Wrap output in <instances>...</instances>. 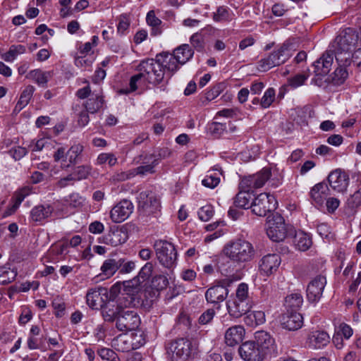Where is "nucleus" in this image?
<instances>
[{"label": "nucleus", "instance_id": "f257e3e1", "mask_svg": "<svg viewBox=\"0 0 361 361\" xmlns=\"http://www.w3.org/2000/svg\"><path fill=\"white\" fill-rule=\"evenodd\" d=\"M223 253L232 262L239 264L251 261L255 257V250L249 241L237 239L226 243Z\"/></svg>", "mask_w": 361, "mask_h": 361}, {"label": "nucleus", "instance_id": "f03ea898", "mask_svg": "<svg viewBox=\"0 0 361 361\" xmlns=\"http://www.w3.org/2000/svg\"><path fill=\"white\" fill-rule=\"evenodd\" d=\"M295 45L291 39H287L279 45L267 57L262 59L258 63V69L265 72L274 66L284 63L295 51Z\"/></svg>", "mask_w": 361, "mask_h": 361}, {"label": "nucleus", "instance_id": "7ed1b4c3", "mask_svg": "<svg viewBox=\"0 0 361 361\" xmlns=\"http://www.w3.org/2000/svg\"><path fill=\"white\" fill-rule=\"evenodd\" d=\"M167 350L172 354V361H192L199 352L197 345L187 338H178L170 341Z\"/></svg>", "mask_w": 361, "mask_h": 361}, {"label": "nucleus", "instance_id": "20e7f679", "mask_svg": "<svg viewBox=\"0 0 361 361\" xmlns=\"http://www.w3.org/2000/svg\"><path fill=\"white\" fill-rule=\"evenodd\" d=\"M358 40V35L351 28L336 37L335 43V57L338 61H348L352 56L351 52L354 50Z\"/></svg>", "mask_w": 361, "mask_h": 361}, {"label": "nucleus", "instance_id": "39448f33", "mask_svg": "<svg viewBox=\"0 0 361 361\" xmlns=\"http://www.w3.org/2000/svg\"><path fill=\"white\" fill-rule=\"evenodd\" d=\"M161 54L156 56V59H147L142 61L137 66V70L142 78L152 84H159L164 78V68L161 63Z\"/></svg>", "mask_w": 361, "mask_h": 361}, {"label": "nucleus", "instance_id": "423d86ee", "mask_svg": "<svg viewBox=\"0 0 361 361\" xmlns=\"http://www.w3.org/2000/svg\"><path fill=\"white\" fill-rule=\"evenodd\" d=\"M154 248L157 258L162 266L171 269L176 264L178 255L173 244L158 240L155 241Z\"/></svg>", "mask_w": 361, "mask_h": 361}, {"label": "nucleus", "instance_id": "0eeeda50", "mask_svg": "<svg viewBox=\"0 0 361 361\" xmlns=\"http://www.w3.org/2000/svg\"><path fill=\"white\" fill-rule=\"evenodd\" d=\"M123 290L116 300V304L121 310L126 307H136L141 305L140 288L135 286L133 281H126L123 282Z\"/></svg>", "mask_w": 361, "mask_h": 361}, {"label": "nucleus", "instance_id": "6e6552de", "mask_svg": "<svg viewBox=\"0 0 361 361\" xmlns=\"http://www.w3.org/2000/svg\"><path fill=\"white\" fill-rule=\"evenodd\" d=\"M277 207V201L273 195L260 193L251 202L252 212L259 216H264L274 211Z\"/></svg>", "mask_w": 361, "mask_h": 361}, {"label": "nucleus", "instance_id": "1a4fd4ad", "mask_svg": "<svg viewBox=\"0 0 361 361\" xmlns=\"http://www.w3.org/2000/svg\"><path fill=\"white\" fill-rule=\"evenodd\" d=\"M267 234L273 241L279 242L285 239L287 229L283 217L279 214H273L267 218Z\"/></svg>", "mask_w": 361, "mask_h": 361}, {"label": "nucleus", "instance_id": "9d476101", "mask_svg": "<svg viewBox=\"0 0 361 361\" xmlns=\"http://www.w3.org/2000/svg\"><path fill=\"white\" fill-rule=\"evenodd\" d=\"M233 282L229 278L221 280L216 284L208 288L205 292L206 300L212 304L219 305L223 302L228 295V286Z\"/></svg>", "mask_w": 361, "mask_h": 361}, {"label": "nucleus", "instance_id": "9b49d317", "mask_svg": "<svg viewBox=\"0 0 361 361\" xmlns=\"http://www.w3.org/2000/svg\"><path fill=\"white\" fill-rule=\"evenodd\" d=\"M138 209L147 216L156 214L159 211L160 201L152 191L141 192L138 197Z\"/></svg>", "mask_w": 361, "mask_h": 361}, {"label": "nucleus", "instance_id": "f8f14e48", "mask_svg": "<svg viewBox=\"0 0 361 361\" xmlns=\"http://www.w3.org/2000/svg\"><path fill=\"white\" fill-rule=\"evenodd\" d=\"M140 324V318L135 310H122L118 314L116 326L121 331L137 329Z\"/></svg>", "mask_w": 361, "mask_h": 361}, {"label": "nucleus", "instance_id": "ddd939ff", "mask_svg": "<svg viewBox=\"0 0 361 361\" xmlns=\"http://www.w3.org/2000/svg\"><path fill=\"white\" fill-rule=\"evenodd\" d=\"M255 342L264 357L276 353L275 341L269 334L264 331H257L255 333Z\"/></svg>", "mask_w": 361, "mask_h": 361}, {"label": "nucleus", "instance_id": "4468645a", "mask_svg": "<svg viewBox=\"0 0 361 361\" xmlns=\"http://www.w3.org/2000/svg\"><path fill=\"white\" fill-rule=\"evenodd\" d=\"M133 211V203L130 200H123L111 209L110 217L114 222L121 223L127 219Z\"/></svg>", "mask_w": 361, "mask_h": 361}, {"label": "nucleus", "instance_id": "2eb2a0df", "mask_svg": "<svg viewBox=\"0 0 361 361\" xmlns=\"http://www.w3.org/2000/svg\"><path fill=\"white\" fill-rule=\"evenodd\" d=\"M108 298V290L99 286L88 290L86 294V302L92 308L98 310Z\"/></svg>", "mask_w": 361, "mask_h": 361}, {"label": "nucleus", "instance_id": "dca6fc26", "mask_svg": "<svg viewBox=\"0 0 361 361\" xmlns=\"http://www.w3.org/2000/svg\"><path fill=\"white\" fill-rule=\"evenodd\" d=\"M326 284V277L317 276L307 286V298L310 302H317L322 297L324 288Z\"/></svg>", "mask_w": 361, "mask_h": 361}, {"label": "nucleus", "instance_id": "f3484780", "mask_svg": "<svg viewBox=\"0 0 361 361\" xmlns=\"http://www.w3.org/2000/svg\"><path fill=\"white\" fill-rule=\"evenodd\" d=\"M328 181L333 190L338 192H344L349 184V176L345 171L338 169L330 173Z\"/></svg>", "mask_w": 361, "mask_h": 361}, {"label": "nucleus", "instance_id": "a211bd4d", "mask_svg": "<svg viewBox=\"0 0 361 361\" xmlns=\"http://www.w3.org/2000/svg\"><path fill=\"white\" fill-rule=\"evenodd\" d=\"M239 354L245 361H261L264 357L255 341H247L239 348Z\"/></svg>", "mask_w": 361, "mask_h": 361}, {"label": "nucleus", "instance_id": "6ab92c4d", "mask_svg": "<svg viewBox=\"0 0 361 361\" xmlns=\"http://www.w3.org/2000/svg\"><path fill=\"white\" fill-rule=\"evenodd\" d=\"M329 195L330 190L328 185L324 182L319 183L310 190L311 203L317 208L321 207Z\"/></svg>", "mask_w": 361, "mask_h": 361}, {"label": "nucleus", "instance_id": "aec40b11", "mask_svg": "<svg viewBox=\"0 0 361 361\" xmlns=\"http://www.w3.org/2000/svg\"><path fill=\"white\" fill-rule=\"evenodd\" d=\"M281 324L283 329L289 331H296L303 324L302 314L296 311H289L284 313L281 319Z\"/></svg>", "mask_w": 361, "mask_h": 361}, {"label": "nucleus", "instance_id": "412c9836", "mask_svg": "<svg viewBox=\"0 0 361 361\" xmlns=\"http://www.w3.org/2000/svg\"><path fill=\"white\" fill-rule=\"evenodd\" d=\"M281 262V257L278 254H269L261 259L259 269L265 275L269 276L278 270Z\"/></svg>", "mask_w": 361, "mask_h": 361}, {"label": "nucleus", "instance_id": "4be33fe9", "mask_svg": "<svg viewBox=\"0 0 361 361\" xmlns=\"http://www.w3.org/2000/svg\"><path fill=\"white\" fill-rule=\"evenodd\" d=\"M226 308L230 316L240 318L249 312L250 305L245 301L238 300L233 298L226 302Z\"/></svg>", "mask_w": 361, "mask_h": 361}, {"label": "nucleus", "instance_id": "5701e85b", "mask_svg": "<svg viewBox=\"0 0 361 361\" xmlns=\"http://www.w3.org/2000/svg\"><path fill=\"white\" fill-rule=\"evenodd\" d=\"M330 342L329 335L324 331H314L307 337V344L313 349H321L326 346Z\"/></svg>", "mask_w": 361, "mask_h": 361}, {"label": "nucleus", "instance_id": "b1692460", "mask_svg": "<svg viewBox=\"0 0 361 361\" xmlns=\"http://www.w3.org/2000/svg\"><path fill=\"white\" fill-rule=\"evenodd\" d=\"M334 54L329 51L324 53L314 63V72L317 76L326 75L331 70L333 63Z\"/></svg>", "mask_w": 361, "mask_h": 361}, {"label": "nucleus", "instance_id": "393cba45", "mask_svg": "<svg viewBox=\"0 0 361 361\" xmlns=\"http://www.w3.org/2000/svg\"><path fill=\"white\" fill-rule=\"evenodd\" d=\"M245 329L241 325H235L228 328L224 335L225 343L227 345L233 347L243 340Z\"/></svg>", "mask_w": 361, "mask_h": 361}, {"label": "nucleus", "instance_id": "a878e982", "mask_svg": "<svg viewBox=\"0 0 361 361\" xmlns=\"http://www.w3.org/2000/svg\"><path fill=\"white\" fill-rule=\"evenodd\" d=\"M128 233L122 228L111 229L104 236L103 242L106 245L116 247L126 242Z\"/></svg>", "mask_w": 361, "mask_h": 361}, {"label": "nucleus", "instance_id": "bb28decb", "mask_svg": "<svg viewBox=\"0 0 361 361\" xmlns=\"http://www.w3.org/2000/svg\"><path fill=\"white\" fill-rule=\"evenodd\" d=\"M54 212V207L48 204H39L34 207L30 212V217L33 221L42 222L49 218Z\"/></svg>", "mask_w": 361, "mask_h": 361}, {"label": "nucleus", "instance_id": "cd10ccee", "mask_svg": "<svg viewBox=\"0 0 361 361\" xmlns=\"http://www.w3.org/2000/svg\"><path fill=\"white\" fill-rule=\"evenodd\" d=\"M52 71H43L40 69H35L30 71L27 78L34 80L38 85L47 87L48 81L53 77Z\"/></svg>", "mask_w": 361, "mask_h": 361}, {"label": "nucleus", "instance_id": "c85d7f7f", "mask_svg": "<svg viewBox=\"0 0 361 361\" xmlns=\"http://www.w3.org/2000/svg\"><path fill=\"white\" fill-rule=\"evenodd\" d=\"M102 309V314L104 319L106 322H114V320H117L118 314H120L122 310L118 308L117 304H114L111 301H108L106 303L102 305V307H100Z\"/></svg>", "mask_w": 361, "mask_h": 361}, {"label": "nucleus", "instance_id": "c756f323", "mask_svg": "<svg viewBox=\"0 0 361 361\" xmlns=\"http://www.w3.org/2000/svg\"><path fill=\"white\" fill-rule=\"evenodd\" d=\"M103 104L104 99L102 95L99 93L96 94L93 92L87 100L85 106L87 112L94 114L102 108Z\"/></svg>", "mask_w": 361, "mask_h": 361}, {"label": "nucleus", "instance_id": "7c9ffc66", "mask_svg": "<svg viewBox=\"0 0 361 361\" xmlns=\"http://www.w3.org/2000/svg\"><path fill=\"white\" fill-rule=\"evenodd\" d=\"M180 65L185 64L193 56L194 51L188 44H183L173 51Z\"/></svg>", "mask_w": 361, "mask_h": 361}, {"label": "nucleus", "instance_id": "2f4dec72", "mask_svg": "<svg viewBox=\"0 0 361 361\" xmlns=\"http://www.w3.org/2000/svg\"><path fill=\"white\" fill-rule=\"evenodd\" d=\"M303 298L300 293H294L286 297L285 306L287 310L296 311L302 306Z\"/></svg>", "mask_w": 361, "mask_h": 361}, {"label": "nucleus", "instance_id": "473e14b6", "mask_svg": "<svg viewBox=\"0 0 361 361\" xmlns=\"http://www.w3.org/2000/svg\"><path fill=\"white\" fill-rule=\"evenodd\" d=\"M253 200V195L250 192L242 190L236 195L234 204L240 208H251V202Z\"/></svg>", "mask_w": 361, "mask_h": 361}, {"label": "nucleus", "instance_id": "72a5a7b5", "mask_svg": "<svg viewBox=\"0 0 361 361\" xmlns=\"http://www.w3.org/2000/svg\"><path fill=\"white\" fill-rule=\"evenodd\" d=\"M35 90V88L32 85H29L25 87L20 94L18 102L16 105V111H20L28 104L29 102L32 97Z\"/></svg>", "mask_w": 361, "mask_h": 361}, {"label": "nucleus", "instance_id": "f704fd0d", "mask_svg": "<svg viewBox=\"0 0 361 361\" xmlns=\"http://www.w3.org/2000/svg\"><path fill=\"white\" fill-rule=\"evenodd\" d=\"M161 55L162 57L160 58L161 59V63L164 65V70L166 69L171 73H174L179 68L180 64L176 55L173 54H164Z\"/></svg>", "mask_w": 361, "mask_h": 361}, {"label": "nucleus", "instance_id": "c9c22d12", "mask_svg": "<svg viewBox=\"0 0 361 361\" xmlns=\"http://www.w3.org/2000/svg\"><path fill=\"white\" fill-rule=\"evenodd\" d=\"M101 271L106 278H110L118 271V259L109 258L103 262Z\"/></svg>", "mask_w": 361, "mask_h": 361}, {"label": "nucleus", "instance_id": "e433bc0d", "mask_svg": "<svg viewBox=\"0 0 361 361\" xmlns=\"http://www.w3.org/2000/svg\"><path fill=\"white\" fill-rule=\"evenodd\" d=\"M294 243L297 248L301 251L307 250L312 245V240L303 232H298L295 235Z\"/></svg>", "mask_w": 361, "mask_h": 361}, {"label": "nucleus", "instance_id": "4c0bfd02", "mask_svg": "<svg viewBox=\"0 0 361 361\" xmlns=\"http://www.w3.org/2000/svg\"><path fill=\"white\" fill-rule=\"evenodd\" d=\"M118 271L121 274H129L135 269V262L126 257H117Z\"/></svg>", "mask_w": 361, "mask_h": 361}, {"label": "nucleus", "instance_id": "58836bf2", "mask_svg": "<svg viewBox=\"0 0 361 361\" xmlns=\"http://www.w3.org/2000/svg\"><path fill=\"white\" fill-rule=\"evenodd\" d=\"M245 322L250 325H260L265 322V313L263 311H250L247 313Z\"/></svg>", "mask_w": 361, "mask_h": 361}, {"label": "nucleus", "instance_id": "ea45409f", "mask_svg": "<svg viewBox=\"0 0 361 361\" xmlns=\"http://www.w3.org/2000/svg\"><path fill=\"white\" fill-rule=\"evenodd\" d=\"M16 276L17 272L14 269L6 266L0 267V284L6 285L11 283Z\"/></svg>", "mask_w": 361, "mask_h": 361}, {"label": "nucleus", "instance_id": "a19ab883", "mask_svg": "<svg viewBox=\"0 0 361 361\" xmlns=\"http://www.w3.org/2000/svg\"><path fill=\"white\" fill-rule=\"evenodd\" d=\"M25 50V47L23 45H12L9 48V50L2 55V59L7 62H11L18 55L24 54Z\"/></svg>", "mask_w": 361, "mask_h": 361}, {"label": "nucleus", "instance_id": "79ce46f5", "mask_svg": "<svg viewBox=\"0 0 361 361\" xmlns=\"http://www.w3.org/2000/svg\"><path fill=\"white\" fill-rule=\"evenodd\" d=\"M348 76V73L345 67H338L331 75V82L335 85L343 84Z\"/></svg>", "mask_w": 361, "mask_h": 361}, {"label": "nucleus", "instance_id": "37998d69", "mask_svg": "<svg viewBox=\"0 0 361 361\" xmlns=\"http://www.w3.org/2000/svg\"><path fill=\"white\" fill-rule=\"evenodd\" d=\"M255 180H256L257 188L262 187L265 183L270 178L271 171L270 168H263L259 172L253 175Z\"/></svg>", "mask_w": 361, "mask_h": 361}, {"label": "nucleus", "instance_id": "c03bdc74", "mask_svg": "<svg viewBox=\"0 0 361 361\" xmlns=\"http://www.w3.org/2000/svg\"><path fill=\"white\" fill-rule=\"evenodd\" d=\"M82 151V145L80 144L73 145L66 152L69 162L72 164H75L78 162Z\"/></svg>", "mask_w": 361, "mask_h": 361}, {"label": "nucleus", "instance_id": "a18cd8bd", "mask_svg": "<svg viewBox=\"0 0 361 361\" xmlns=\"http://www.w3.org/2000/svg\"><path fill=\"white\" fill-rule=\"evenodd\" d=\"M171 154V152L168 147H159L157 149L154 153L146 155L144 160H146L147 162H149L151 159H158L159 161L160 159L169 157Z\"/></svg>", "mask_w": 361, "mask_h": 361}, {"label": "nucleus", "instance_id": "49530a36", "mask_svg": "<svg viewBox=\"0 0 361 361\" xmlns=\"http://www.w3.org/2000/svg\"><path fill=\"white\" fill-rule=\"evenodd\" d=\"M275 100V90L273 87L268 88L260 99V106L263 109L269 108Z\"/></svg>", "mask_w": 361, "mask_h": 361}, {"label": "nucleus", "instance_id": "de8ad7c7", "mask_svg": "<svg viewBox=\"0 0 361 361\" xmlns=\"http://www.w3.org/2000/svg\"><path fill=\"white\" fill-rule=\"evenodd\" d=\"M213 20L215 22H226L230 20L229 9L226 6H219L213 13Z\"/></svg>", "mask_w": 361, "mask_h": 361}, {"label": "nucleus", "instance_id": "09e8293b", "mask_svg": "<svg viewBox=\"0 0 361 361\" xmlns=\"http://www.w3.org/2000/svg\"><path fill=\"white\" fill-rule=\"evenodd\" d=\"M152 269H153V265L152 263H150V262L146 263L145 264V266L139 271L137 277L132 280L134 281L135 285L138 286V283L140 282V279L143 281H145L152 274Z\"/></svg>", "mask_w": 361, "mask_h": 361}, {"label": "nucleus", "instance_id": "8fccbe9b", "mask_svg": "<svg viewBox=\"0 0 361 361\" xmlns=\"http://www.w3.org/2000/svg\"><path fill=\"white\" fill-rule=\"evenodd\" d=\"M31 192V189L29 187H23L16 191L14 193L13 197V200L14 202L13 207L17 208L21 204V202L24 200V199L28 196Z\"/></svg>", "mask_w": 361, "mask_h": 361}, {"label": "nucleus", "instance_id": "3c124183", "mask_svg": "<svg viewBox=\"0 0 361 361\" xmlns=\"http://www.w3.org/2000/svg\"><path fill=\"white\" fill-rule=\"evenodd\" d=\"M108 163L109 166H114L117 164V158L113 153H102L99 154L96 164L102 165Z\"/></svg>", "mask_w": 361, "mask_h": 361}, {"label": "nucleus", "instance_id": "603ef678", "mask_svg": "<svg viewBox=\"0 0 361 361\" xmlns=\"http://www.w3.org/2000/svg\"><path fill=\"white\" fill-rule=\"evenodd\" d=\"M92 168L88 165H81L75 168L74 172L72 173L75 176V180H80L86 179L90 174Z\"/></svg>", "mask_w": 361, "mask_h": 361}, {"label": "nucleus", "instance_id": "864d4df0", "mask_svg": "<svg viewBox=\"0 0 361 361\" xmlns=\"http://www.w3.org/2000/svg\"><path fill=\"white\" fill-rule=\"evenodd\" d=\"M123 290V282H118L113 285L109 291H108V301H111L112 302H114V301L117 300L118 296L121 293H122V291Z\"/></svg>", "mask_w": 361, "mask_h": 361}, {"label": "nucleus", "instance_id": "5fc2aeb1", "mask_svg": "<svg viewBox=\"0 0 361 361\" xmlns=\"http://www.w3.org/2000/svg\"><path fill=\"white\" fill-rule=\"evenodd\" d=\"M150 161L151 164H149L140 166L135 169H133V171H135V175H145L147 173H152L154 172V166L158 164V159H151Z\"/></svg>", "mask_w": 361, "mask_h": 361}, {"label": "nucleus", "instance_id": "6e6d98bb", "mask_svg": "<svg viewBox=\"0 0 361 361\" xmlns=\"http://www.w3.org/2000/svg\"><path fill=\"white\" fill-rule=\"evenodd\" d=\"M238 300L245 301L249 303L248 299V286L245 283H241L238 285L235 293V297L234 298Z\"/></svg>", "mask_w": 361, "mask_h": 361}, {"label": "nucleus", "instance_id": "4d7b16f0", "mask_svg": "<svg viewBox=\"0 0 361 361\" xmlns=\"http://www.w3.org/2000/svg\"><path fill=\"white\" fill-rule=\"evenodd\" d=\"M226 130V125L221 123L213 122L208 126V130L215 137H219Z\"/></svg>", "mask_w": 361, "mask_h": 361}, {"label": "nucleus", "instance_id": "13d9d810", "mask_svg": "<svg viewBox=\"0 0 361 361\" xmlns=\"http://www.w3.org/2000/svg\"><path fill=\"white\" fill-rule=\"evenodd\" d=\"M308 75L305 74H297L288 79V85L292 88H297L302 85L307 79Z\"/></svg>", "mask_w": 361, "mask_h": 361}, {"label": "nucleus", "instance_id": "bf43d9fd", "mask_svg": "<svg viewBox=\"0 0 361 361\" xmlns=\"http://www.w3.org/2000/svg\"><path fill=\"white\" fill-rule=\"evenodd\" d=\"M98 355L102 360L117 361L118 357L116 353L110 348H102L97 350Z\"/></svg>", "mask_w": 361, "mask_h": 361}, {"label": "nucleus", "instance_id": "052dcab7", "mask_svg": "<svg viewBox=\"0 0 361 361\" xmlns=\"http://www.w3.org/2000/svg\"><path fill=\"white\" fill-rule=\"evenodd\" d=\"M240 188L243 190L249 192L250 190L257 188L256 180H255L254 176H249L242 179L240 183Z\"/></svg>", "mask_w": 361, "mask_h": 361}, {"label": "nucleus", "instance_id": "680f3d73", "mask_svg": "<svg viewBox=\"0 0 361 361\" xmlns=\"http://www.w3.org/2000/svg\"><path fill=\"white\" fill-rule=\"evenodd\" d=\"M214 215V209L212 205L202 207L198 212L200 219L203 221H209Z\"/></svg>", "mask_w": 361, "mask_h": 361}, {"label": "nucleus", "instance_id": "e2e57ef3", "mask_svg": "<svg viewBox=\"0 0 361 361\" xmlns=\"http://www.w3.org/2000/svg\"><path fill=\"white\" fill-rule=\"evenodd\" d=\"M135 176V171L130 170L128 171H119L112 176L111 179L116 182H122L128 180Z\"/></svg>", "mask_w": 361, "mask_h": 361}, {"label": "nucleus", "instance_id": "0e129e2a", "mask_svg": "<svg viewBox=\"0 0 361 361\" xmlns=\"http://www.w3.org/2000/svg\"><path fill=\"white\" fill-rule=\"evenodd\" d=\"M216 314L214 309L209 308L204 311L199 317L198 322L200 324L205 325L211 322Z\"/></svg>", "mask_w": 361, "mask_h": 361}, {"label": "nucleus", "instance_id": "69168bd1", "mask_svg": "<svg viewBox=\"0 0 361 361\" xmlns=\"http://www.w3.org/2000/svg\"><path fill=\"white\" fill-rule=\"evenodd\" d=\"M124 338L125 336L120 335L114 340V345L117 346L118 350L125 352L131 349L130 345H128L127 341Z\"/></svg>", "mask_w": 361, "mask_h": 361}, {"label": "nucleus", "instance_id": "338daca9", "mask_svg": "<svg viewBox=\"0 0 361 361\" xmlns=\"http://www.w3.org/2000/svg\"><path fill=\"white\" fill-rule=\"evenodd\" d=\"M220 178L213 175L207 176L202 181V185L209 188H214L219 185Z\"/></svg>", "mask_w": 361, "mask_h": 361}, {"label": "nucleus", "instance_id": "774afa93", "mask_svg": "<svg viewBox=\"0 0 361 361\" xmlns=\"http://www.w3.org/2000/svg\"><path fill=\"white\" fill-rule=\"evenodd\" d=\"M190 42L197 51H201L204 48L202 36L199 33H195L191 36Z\"/></svg>", "mask_w": 361, "mask_h": 361}]
</instances>
